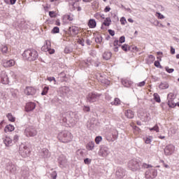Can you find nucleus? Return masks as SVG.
Returning <instances> with one entry per match:
<instances>
[{"label": "nucleus", "mask_w": 179, "mask_h": 179, "mask_svg": "<svg viewBox=\"0 0 179 179\" xmlns=\"http://www.w3.org/2000/svg\"><path fill=\"white\" fill-rule=\"evenodd\" d=\"M22 57L26 61L31 62V61L38 59V52L35 49H27L23 52Z\"/></svg>", "instance_id": "f257e3e1"}, {"label": "nucleus", "mask_w": 179, "mask_h": 179, "mask_svg": "<svg viewBox=\"0 0 179 179\" xmlns=\"http://www.w3.org/2000/svg\"><path fill=\"white\" fill-rule=\"evenodd\" d=\"M57 138L60 142L69 143V142H71L72 139H73V135L68 131H64L58 134Z\"/></svg>", "instance_id": "f03ea898"}, {"label": "nucleus", "mask_w": 179, "mask_h": 179, "mask_svg": "<svg viewBox=\"0 0 179 179\" xmlns=\"http://www.w3.org/2000/svg\"><path fill=\"white\" fill-rule=\"evenodd\" d=\"M128 169L131 171H138V170H141V163L136 159H131L128 162Z\"/></svg>", "instance_id": "7ed1b4c3"}, {"label": "nucleus", "mask_w": 179, "mask_h": 179, "mask_svg": "<svg viewBox=\"0 0 179 179\" xmlns=\"http://www.w3.org/2000/svg\"><path fill=\"white\" fill-rule=\"evenodd\" d=\"M24 135L28 137L36 136L37 135V130L34 127L29 126L25 129Z\"/></svg>", "instance_id": "20e7f679"}, {"label": "nucleus", "mask_w": 179, "mask_h": 179, "mask_svg": "<svg viewBox=\"0 0 179 179\" xmlns=\"http://www.w3.org/2000/svg\"><path fill=\"white\" fill-rule=\"evenodd\" d=\"M41 50L45 52H49V54H54L55 52V50L51 49V41H46L44 45L42 46Z\"/></svg>", "instance_id": "39448f33"}, {"label": "nucleus", "mask_w": 179, "mask_h": 179, "mask_svg": "<svg viewBox=\"0 0 179 179\" xmlns=\"http://www.w3.org/2000/svg\"><path fill=\"white\" fill-rule=\"evenodd\" d=\"M99 99H100L99 94L91 92L87 96V101H89V103H96V101H99Z\"/></svg>", "instance_id": "423d86ee"}, {"label": "nucleus", "mask_w": 179, "mask_h": 179, "mask_svg": "<svg viewBox=\"0 0 179 179\" xmlns=\"http://www.w3.org/2000/svg\"><path fill=\"white\" fill-rule=\"evenodd\" d=\"M174 150H176V147L172 144L166 145L164 149V153L166 156H170L174 153Z\"/></svg>", "instance_id": "0eeeda50"}, {"label": "nucleus", "mask_w": 179, "mask_h": 179, "mask_svg": "<svg viewBox=\"0 0 179 179\" xmlns=\"http://www.w3.org/2000/svg\"><path fill=\"white\" fill-rule=\"evenodd\" d=\"M15 65H16V61H15V59L3 60V66L4 68H12V66H15Z\"/></svg>", "instance_id": "6e6552de"}, {"label": "nucleus", "mask_w": 179, "mask_h": 179, "mask_svg": "<svg viewBox=\"0 0 179 179\" xmlns=\"http://www.w3.org/2000/svg\"><path fill=\"white\" fill-rule=\"evenodd\" d=\"M20 154L22 157H29L30 156V149L25 145L20 150Z\"/></svg>", "instance_id": "1a4fd4ad"}, {"label": "nucleus", "mask_w": 179, "mask_h": 179, "mask_svg": "<svg viewBox=\"0 0 179 179\" xmlns=\"http://www.w3.org/2000/svg\"><path fill=\"white\" fill-rule=\"evenodd\" d=\"M79 33V27L76 26H72L69 28V34L71 36L73 37L76 36Z\"/></svg>", "instance_id": "9d476101"}, {"label": "nucleus", "mask_w": 179, "mask_h": 179, "mask_svg": "<svg viewBox=\"0 0 179 179\" xmlns=\"http://www.w3.org/2000/svg\"><path fill=\"white\" fill-rule=\"evenodd\" d=\"M36 90L33 87H27L24 90V93L27 96H34L36 94Z\"/></svg>", "instance_id": "9b49d317"}, {"label": "nucleus", "mask_w": 179, "mask_h": 179, "mask_svg": "<svg viewBox=\"0 0 179 179\" xmlns=\"http://www.w3.org/2000/svg\"><path fill=\"white\" fill-rule=\"evenodd\" d=\"M36 108V103L34 102H28L25 106V111L29 113L30 111H33Z\"/></svg>", "instance_id": "f8f14e48"}, {"label": "nucleus", "mask_w": 179, "mask_h": 179, "mask_svg": "<svg viewBox=\"0 0 179 179\" xmlns=\"http://www.w3.org/2000/svg\"><path fill=\"white\" fill-rule=\"evenodd\" d=\"M150 172L152 173V176L149 175L150 173ZM150 171H146L145 172V178H155V177L157 176V170L156 169H151Z\"/></svg>", "instance_id": "ddd939ff"}, {"label": "nucleus", "mask_w": 179, "mask_h": 179, "mask_svg": "<svg viewBox=\"0 0 179 179\" xmlns=\"http://www.w3.org/2000/svg\"><path fill=\"white\" fill-rule=\"evenodd\" d=\"M0 82L3 83V85H6L8 84V75H6V73L5 72H1L0 75Z\"/></svg>", "instance_id": "4468645a"}, {"label": "nucleus", "mask_w": 179, "mask_h": 179, "mask_svg": "<svg viewBox=\"0 0 179 179\" xmlns=\"http://www.w3.org/2000/svg\"><path fill=\"white\" fill-rule=\"evenodd\" d=\"M124 115L127 117V118H129V120H132L135 117V112H134L131 109H128L124 111Z\"/></svg>", "instance_id": "2eb2a0df"}, {"label": "nucleus", "mask_w": 179, "mask_h": 179, "mask_svg": "<svg viewBox=\"0 0 179 179\" xmlns=\"http://www.w3.org/2000/svg\"><path fill=\"white\" fill-rule=\"evenodd\" d=\"M62 20L64 23H68V20L69 22H72V20H73V17L71 15L66 14L62 17Z\"/></svg>", "instance_id": "dca6fc26"}, {"label": "nucleus", "mask_w": 179, "mask_h": 179, "mask_svg": "<svg viewBox=\"0 0 179 179\" xmlns=\"http://www.w3.org/2000/svg\"><path fill=\"white\" fill-rule=\"evenodd\" d=\"M87 26L90 27V29H94L96 26H97V22H96V20L94 19L89 20Z\"/></svg>", "instance_id": "f3484780"}, {"label": "nucleus", "mask_w": 179, "mask_h": 179, "mask_svg": "<svg viewBox=\"0 0 179 179\" xmlns=\"http://www.w3.org/2000/svg\"><path fill=\"white\" fill-rule=\"evenodd\" d=\"M3 141L6 146H12V140L9 136H6L4 138H3Z\"/></svg>", "instance_id": "a211bd4d"}, {"label": "nucleus", "mask_w": 179, "mask_h": 179, "mask_svg": "<svg viewBox=\"0 0 179 179\" xmlns=\"http://www.w3.org/2000/svg\"><path fill=\"white\" fill-rule=\"evenodd\" d=\"M13 131H15V126L11 124L6 125L4 129V132L6 133L13 132Z\"/></svg>", "instance_id": "6ab92c4d"}, {"label": "nucleus", "mask_w": 179, "mask_h": 179, "mask_svg": "<svg viewBox=\"0 0 179 179\" xmlns=\"http://www.w3.org/2000/svg\"><path fill=\"white\" fill-rule=\"evenodd\" d=\"M116 176L118 177V178H122V177L125 176V172L123 169H118V171L116 172Z\"/></svg>", "instance_id": "aec40b11"}, {"label": "nucleus", "mask_w": 179, "mask_h": 179, "mask_svg": "<svg viewBox=\"0 0 179 179\" xmlns=\"http://www.w3.org/2000/svg\"><path fill=\"white\" fill-rule=\"evenodd\" d=\"M86 149L87 150H93L94 149V142L90 141L86 145Z\"/></svg>", "instance_id": "412c9836"}, {"label": "nucleus", "mask_w": 179, "mask_h": 179, "mask_svg": "<svg viewBox=\"0 0 179 179\" xmlns=\"http://www.w3.org/2000/svg\"><path fill=\"white\" fill-rule=\"evenodd\" d=\"M99 156H101L102 157H107L108 156V150H101L99 152Z\"/></svg>", "instance_id": "4be33fe9"}, {"label": "nucleus", "mask_w": 179, "mask_h": 179, "mask_svg": "<svg viewBox=\"0 0 179 179\" xmlns=\"http://www.w3.org/2000/svg\"><path fill=\"white\" fill-rule=\"evenodd\" d=\"M159 89H161V90H164L166 89H169V83L164 82L162 83L159 86Z\"/></svg>", "instance_id": "5701e85b"}, {"label": "nucleus", "mask_w": 179, "mask_h": 179, "mask_svg": "<svg viewBox=\"0 0 179 179\" xmlns=\"http://www.w3.org/2000/svg\"><path fill=\"white\" fill-rule=\"evenodd\" d=\"M103 59H106V61H108V59H110V58H111V52H105L103 54Z\"/></svg>", "instance_id": "b1692460"}, {"label": "nucleus", "mask_w": 179, "mask_h": 179, "mask_svg": "<svg viewBox=\"0 0 179 179\" xmlns=\"http://www.w3.org/2000/svg\"><path fill=\"white\" fill-rule=\"evenodd\" d=\"M111 24V18L110 17H106L104 20V22H103V26H110Z\"/></svg>", "instance_id": "393cba45"}, {"label": "nucleus", "mask_w": 179, "mask_h": 179, "mask_svg": "<svg viewBox=\"0 0 179 179\" xmlns=\"http://www.w3.org/2000/svg\"><path fill=\"white\" fill-rule=\"evenodd\" d=\"M112 106H120L121 104V100L118 98H115L113 101L110 103Z\"/></svg>", "instance_id": "a878e982"}, {"label": "nucleus", "mask_w": 179, "mask_h": 179, "mask_svg": "<svg viewBox=\"0 0 179 179\" xmlns=\"http://www.w3.org/2000/svg\"><path fill=\"white\" fill-rule=\"evenodd\" d=\"M153 97H154V100H155L157 103H161V102H162V99H160V96L159 95V94L155 93V94H153Z\"/></svg>", "instance_id": "bb28decb"}, {"label": "nucleus", "mask_w": 179, "mask_h": 179, "mask_svg": "<svg viewBox=\"0 0 179 179\" xmlns=\"http://www.w3.org/2000/svg\"><path fill=\"white\" fill-rule=\"evenodd\" d=\"M168 106L171 108H174V107H176V106H177V103H174L173 99H171V100L168 101Z\"/></svg>", "instance_id": "cd10ccee"}, {"label": "nucleus", "mask_w": 179, "mask_h": 179, "mask_svg": "<svg viewBox=\"0 0 179 179\" xmlns=\"http://www.w3.org/2000/svg\"><path fill=\"white\" fill-rule=\"evenodd\" d=\"M6 117L8 119V120L10 121V122H15L16 120L15 117H13V115H11V113L7 114Z\"/></svg>", "instance_id": "c85d7f7f"}, {"label": "nucleus", "mask_w": 179, "mask_h": 179, "mask_svg": "<svg viewBox=\"0 0 179 179\" xmlns=\"http://www.w3.org/2000/svg\"><path fill=\"white\" fill-rule=\"evenodd\" d=\"M2 54H8V46L2 45L1 48Z\"/></svg>", "instance_id": "c756f323"}, {"label": "nucleus", "mask_w": 179, "mask_h": 179, "mask_svg": "<svg viewBox=\"0 0 179 179\" xmlns=\"http://www.w3.org/2000/svg\"><path fill=\"white\" fill-rule=\"evenodd\" d=\"M150 131H155V132H159L160 129L159 128V126L157 124H155V127L152 128H149Z\"/></svg>", "instance_id": "7c9ffc66"}, {"label": "nucleus", "mask_w": 179, "mask_h": 179, "mask_svg": "<svg viewBox=\"0 0 179 179\" xmlns=\"http://www.w3.org/2000/svg\"><path fill=\"white\" fill-rule=\"evenodd\" d=\"M50 90V87H45L43 90V92H41L42 96L47 95V93H48V91Z\"/></svg>", "instance_id": "2f4dec72"}, {"label": "nucleus", "mask_w": 179, "mask_h": 179, "mask_svg": "<svg viewBox=\"0 0 179 179\" xmlns=\"http://www.w3.org/2000/svg\"><path fill=\"white\" fill-rule=\"evenodd\" d=\"M101 141H103V138L100 136H98L95 138V143H96V145H99V143H100Z\"/></svg>", "instance_id": "473e14b6"}, {"label": "nucleus", "mask_w": 179, "mask_h": 179, "mask_svg": "<svg viewBox=\"0 0 179 179\" xmlns=\"http://www.w3.org/2000/svg\"><path fill=\"white\" fill-rule=\"evenodd\" d=\"M52 33L53 34H57V33H59V27H55L52 29Z\"/></svg>", "instance_id": "72a5a7b5"}, {"label": "nucleus", "mask_w": 179, "mask_h": 179, "mask_svg": "<svg viewBox=\"0 0 179 179\" xmlns=\"http://www.w3.org/2000/svg\"><path fill=\"white\" fill-rule=\"evenodd\" d=\"M48 80L49 82H52V80H53L54 85H57V80H55V78H54V77H48Z\"/></svg>", "instance_id": "f704fd0d"}, {"label": "nucleus", "mask_w": 179, "mask_h": 179, "mask_svg": "<svg viewBox=\"0 0 179 179\" xmlns=\"http://www.w3.org/2000/svg\"><path fill=\"white\" fill-rule=\"evenodd\" d=\"M43 152L45 157H48V156H50V151L48 150L45 149V150H43Z\"/></svg>", "instance_id": "c9c22d12"}, {"label": "nucleus", "mask_w": 179, "mask_h": 179, "mask_svg": "<svg viewBox=\"0 0 179 179\" xmlns=\"http://www.w3.org/2000/svg\"><path fill=\"white\" fill-rule=\"evenodd\" d=\"M155 16L158 17V19H164V15L160 13H156Z\"/></svg>", "instance_id": "e433bc0d"}, {"label": "nucleus", "mask_w": 179, "mask_h": 179, "mask_svg": "<svg viewBox=\"0 0 179 179\" xmlns=\"http://www.w3.org/2000/svg\"><path fill=\"white\" fill-rule=\"evenodd\" d=\"M120 23L122 25H124L127 23V19L124 17L120 18Z\"/></svg>", "instance_id": "4c0bfd02"}, {"label": "nucleus", "mask_w": 179, "mask_h": 179, "mask_svg": "<svg viewBox=\"0 0 179 179\" xmlns=\"http://www.w3.org/2000/svg\"><path fill=\"white\" fill-rule=\"evenodd\" d=\"M113 45H114V47H118V46L121 45V43H120V41L115 40L113 42Z\"/></svg>", "instance_id": "58836bf2"}, {"label": "nucleus", "mask_w": 179, "mask_h": 179, "mask_svg": "<svg viewBox=\"0 0 179 179\" xmlns=\"http://www.w3.org/2000/svg\"><path fill=\"white\" fill-rule=\"evenodd\" d=\"M49 16L50 17H56L57 15L55 14V11H50L49 12Z\"/></svg>", "instance_id": "ea45409f"}, {"label": "nucleus", "mask_w": 179, "mask_h": 179, "mask_svg": "<svg viewBox=\"0 0 179 179\" xmlns=\"http://www.w3.org/2000/svg\"><path fill=\"white\" fill-rule=\"evenodd\" d=\"M50 176H51L52 178L57 179V171H55L52 172Z\"/></svg>", "instance_id": "a19ab883"}, {"label": "nucleus", "mask_w": 179, "mask_h": 179, "mask_svg": "<svg viewBox=\"0 0 179 179\" xmlns=\"http://www.w3.org/2000/svg\"><path fill=\"white\" fill-rule=\"evenodd\" d=\"M145 85H146V82L143 81V82H141V83H138L137 86L138 87H143V86H145Z\"/></svg>", "instance_id": "79ce46f5"}, {"label": "nucleus", "mask_w": 179, "mask_h": 179, "mask_svg": "<svg viewBox=\"0 0 179 179\" xmlns=\"http://www.w3.org/2000/svg\"><path fill=\"white\" fill-rule=\"evenodd\" d=\"M144 142L147 144L150 143V142H152V139L149 137H146L145 138H144Z\"/></svg>", "instance_id": "37998d69"}, {"label": "nucleus", "mask_w": 179, "mask_h": 179, "mask_svg": "<svg viewBox=\"0 0 179 179\" xmlns=\"http://www.w3.org/2000/svg\"><path fill=\"white\" fill-rule=\"evenodd\" d=\"M114 135L113 136V139H117L118 138V131L117 130L113 131Z\"/></svg>", "instance_id": "c03bdc74"}, {"label": "nucleus", "mask_w": 179, "mask_h": 179, "mask_svg": "<svg viewBox=\"0 0 179 179\" xmlns=\"http://www.w3.org/2000/svg\"><path fill=\"white\" fill-rule=\"evenodd\" d=\"M165 69H166V72H168V73H173V72H174L173 69H170L169 67H166Z\"/></svg>", "instance_id": "a18cd8bd"}, {"label": "nucleus", "mask_w": 179, "mask_h": 179, "mask_svg": "<svg viewBox=\"0 0 179 179\" xmlns=\"http://www.w3.org/2000/svg\"><path fill=\"white\" fill-rule=\"evenodd\" d=\"M128 45L124 44L123 45H122V50H123V51H125L127 52V51H128Z\"/></svg>", "instance_id": "49530a36"}, {"label": "nucleus", "mask_w": 179, "mask_h": 179, "mask_svg": "<svg viewBox=\"0 0 179 179\" xmlns=\"http://www.w3.org/2000/svg\"><path fill=\"white\" fill-rule=\"evenodd\" d=\"M84 163L85 164H90V163H92V159L87 158L84 159Z\"/></svg>", "instance_id": "de8ad7c7"}, {"label": "nucleus", "mask_w": 179, "mask_h": 179, "mask_svg": "<svg viewBox=\"0 0 179 179\" xmlns=\"http://www.w3.org/2000/svg\"><path fill=\"white\" fill-rule=\"evenodd\" d=\"M119 43L122 44V43H125V36H121L119 40Z\"/></svg>", "instance_id": "09e8293b"}, {"label": "nucleus", "mask_w": 179, "mask_h": 179, "mask_svg": "<svg viewBox=\"0 0 179 179\" xmlns=\"http://www.w3.org/2000/svg\"><path fill=\"white\" fill-rule=\"evenodd\" d=\"M108 31L110 36H115V31L114 30L108 29Z\"/></svg>", "instance_id": "8fccbe9b"}, {"label": "nucleus", "mask_w": 179, "mask_h": 179, "mask_svg": "<svg viewBox=\"0 0 179 179\" xmlns=\"http://www.w3.org/2000/svg\"><path fill=\"white\" fill-rule=\"evenodd\" d=\"M161 163H162V164H163L164 167H165V169H170V166L167 164H165L164 160H161Z\"/></svg>", "instance_id": "3c124183"}, {"label": "nucleus", "mask_w": 179, "mask_h": 179, "mask_svg": "<svg viewBox=\"0 0 179 179\" xmlns=\"http://www.w3.org/2000/svg\"><path fill=\"white\" fill-rule=\"evenodd\" d=\"M148 58H149V59H150V61H151L152 62H153L155 61V59H156V58L155 57V56H153L152 55H150L148 56Z\"/></svg>", "instance_id": "603ef678"}, {"label": "nucleus", "mask_w": 179, "mask_h": 179, "mask_svg": "<svg viewBox=\"0 0 179 179\" xmlns=\"http://www.w3.org/2000/svg\"><path fill=\"white\" fill-rule=\"evenodd\" d=\"M143 167H144V169H149V168L152 167V165L144 163V164H143Z\"/></svg>", "instance_id": "864d4df0"}, {"label": "nucleus", "mask_w": 179, "mask_h": 179, "mask_svg": "<svg viewBox=\"0 0 179 179\" xmlns=\"http://www.w3.org/2000/svg\"><path fill=\"white\" fill-rule=\"evenodd\" d=\"M83 110L85 111L86 113H89V111H90V107H89V106H84Z\"/></svg>", "instance_id": "5fc2aeb1"}, {"label": "nucleus", "mask_w": 179, "mask_h": 179, "mask_svg": "<svg viewBox=\"0 0 179 179\" xmlns=\"http://www.w3.org/2000/svg\"><path fill=\"white\" fill-rule=\"evenodd\" d=\"M155 66H156L157 68L160 67V62L159 61H155L154 63Z\"/></svg>", "instance_id": "6e6d98bb"}, {"label": "nucleus", "mask_w": 179, "mask_h": 179, "mask_svg": "<svg viewBox=\"0 0 179 179\" xmlns=\"http://www.w3.org/2000/svg\"><path fill=\"white\" fill-rule=\"evenodd\" d=\"M110 10H111V8H110V6H106L105 8H104V12L106 13H107L108 12H110Z\"/></svg>", "instance_id": "4d7b16f0"}, {"label": "nucleus", "mask_w": 179, "mask_h": 179, "mask_svg": "<svg viewBox=\"0 0 179 179\" xmlns=\"http://www.w3.org/2000/svg\"><path fill=\"white\" fill-rule=\"evenodd\" d=\"M171 54H172V55L176 54V49H174L172 46L171 47Z\"/></svg>", "instance_id": "13d9d810"}, {"label": "nucleus", "mask_w": 179, "mask_h": 179, "mask_svg": "<svg viewBox=\"0 0 179 179\" xmlns=\"http://www.w3.org/2000/svg\"><path fill=\"white\" fill-rule=\"evenodd\" d=\"M17 141H19V136L17 135L14 136L13 141L14 142H17Z\"/></svg>", "instance_id": "bf43d9fd"}, {"label": "nucleus", "mask_w": 179, "mask_h": 179, "mask_svg": "<svg viewBox=\"0 0 179 179\" xmlns=\"http://www.w3.org/2000/svg\"><path fill=\"white\" fill-rule=\"evenodd\" d=\"M122 85H124L126 87H128L129 86V84L127 83V80H122Z\"/></svg>", "instance_id": "052dcab7"}, {"label": "nucleus", "mask_w": 179, "mask_h": 179, "mask_svg": "<svg viewBox=\"0 0 179 179\" xmlns=\"http://www.w3.org/2000/svg\"><path fill=\"white\" fill-rule=\"evenodd\" d=\"M81 0H74V2L73 3H70V5H71V6H75V2H79Z\"/></svg>", "instance_id": "680f3d73"}, {"label": "nucleus", "mask_w": 179, "mask_h": 179, "mask_svg": "<svg viewBox=\"0 0 179 179\" xmlns=\"http://www.w3.org/2000/svg\"><path fill=\"white\" fill-rule=\"evenodd\" d=\"M78 43H79L81 45H85V41H83V40H80V41H78Z\"/></svg>", "instance_id": "e2e57ef3"}, {"label": "nucleus", "mask_w": 179, "mask_h": 179, "mask_svg": "<svg viewBox=\"0 0 179 179\" xmlns=\"http://www.w3.org/2000/svg\"><path fill=\"white\" fill-rule=\"evenodd\" d=\"M10 5H15L16 3V0H10Z\"/></svg>", "instance_id": "0e129e2a"}, {"label": "nucleus", "mask_w": 179, "mask_h": 179, "mask_svg": "<svg viewBox=\"0 0 179 179\" xmlns=\"http://www.w3.org/2000/svg\"><path fill=\"white\" fill-rule=\"evenodd\" d=\"M55 24H56V26H61V22H59V20H57L55 22Z\"/></svg>", "instance_id": "69168bd1"}, {"label": "nucleus", "mask_w": 179, "mask_h": 179, "mask_svg": "<svg viewBox=\"0 0 179 179\" xmlns=\"http://www.w3.org/2000/svg\"><path fill=\"white\" fill-rule=\"evenodd\" d=\"M113 50H114L115 52H117V51H118V46H115Z\"/></svg>", "instance_id": "338daca9"}, {"label": "nucleus", "mask_w": 179, "mask_h": 179, "mask_svg": "<svg viewBox=\"0 0 179 179\" xmlns=\"http://www.w3.org/2000/svg\"><path fill=\"white\" fill-rule=\"evenodd\" d=\"M127 20L129 23H134V20H132V18H129Z\"/></svg>", "instance_id": "774afa93"}]
</instances>
